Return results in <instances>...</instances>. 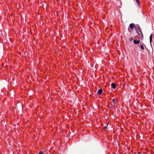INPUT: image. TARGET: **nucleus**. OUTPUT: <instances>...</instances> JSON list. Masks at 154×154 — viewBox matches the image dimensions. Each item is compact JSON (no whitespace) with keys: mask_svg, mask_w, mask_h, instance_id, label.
Returning <instances> with one entry per match:
<instances>
[{"mask_svg":"<svg viewBox=\"0 0 154 154\" xmlns=\"http://www.w3.org/2000/svg\"><path fill=\"white\" fill-rule=\"evenodd\" d=\"M123 86H125V84L123 85Z\"/></svg>","mask_w":154,"mask_h":154,"instance_id":"nucleus-14","label":"nucleus"},{"mask_svg":"<svg viewBox=\"0 0 154 154\" xmlns=\"http://www.w3.org/2000/svg\"><path fill=\"white\" fill-rule=\"evenodd\" d=\"M112 102L114 103V105L116 103L115 102V99H112Z\"/></svg>","mask_w":154,"mask_h":154,"instance_id":"nucleus-8","label":"nucleus"},{"mask_svg":"<svg viewBox=\"0 0 154 154\" xmlns=\"http://www.w3.org/2000/svg\"><path fill=\"white\" fill-rule=\"evenodd\" d=\"M152 34L151 35H150V36L149 37V41H150V44H151L152 41Z\"/></svg>","mask_w":154,"mask_h":154,"instance_id":"nucleus-5","label":"nucleus"},{"mask_svg":"<svg viewBox=\"0 0 154 154\" xmlns=\"http://www.w3.org/2000/svg\"><path fill=\"white\" fill-rule=\"evenodd\" d=\"M135 29L137 33L139 35V38H142L143 35L140 27L138 25H136L135 26Z\"/></svg>","mask_w":154,"mask_h":154,"instance_id":"nucleus-1","label":"nucleus"},{"mask_svg":"<svg viewBox=\"0 0 154 154\" xmlns=\"http://www.w3.org/2000/svg\"><path fill=\"white\" fill-rule=\"evenodd\" d=\"M102 89H100L98 90V91L97 93L98 94L100 95L102 92Z\"/></svg>","mask_w":154,"mask_h":154,"instance_id":"nucleus-4","label":"nucleus"},{"mask_svg":"<svg viewBox=\"0 0 154 154\" xmlns=\"http://www.w3.org/2000/svg\"><path fill=\"white\" fill-rule=\"evenodd\" d=\"M111 86L114 89H115L116 88V85L113 83H112L111 84Z\"/></svg>","mask_w":154,"mask_h":154,"instance_id":"nucleus-2","label":"nucleus"},{"mask_svg":"<svg viewBox=\"0 0 154 154\" xmlns=\"http://www.w3.org/2000/svg\"><path fill=\"white\" fill-rule=\"evenodd\" d=\"M133 40V38H129V40L130 41H132Z\"/></svg>","mask_w":154,"mask_h":154,"instance_id":"nucleus-11","label":"nucleus"},{"mask_svg":"<svg viewBox=\"0 0 154 154\" xmlns=\"http://www.w3.org/2000/svg\"><path fill=\"white\" fill-rule=\"evenodd\" d=\"M140 42V41L139 40L136 41V40H134V43L135 44H138Z\"/></svg>","mask_w":154,"mask_h":154,"instance_id":"nucleus-6","label":"nucleus"},{"mask_svg":"<svg viewBox=\"0 0 154 154\" xmlns=\"http://www.w3.org/2000/svg\"><path fill=\"white\" fill-rule=\"evenodd\" d=\"M134 26H135V25L133 23H131L129 25L131 29L133 28H134Z\"/></svg>","mask_w":154,"mask_h":154,"instance_id":"nucleus-3","label":"nucleus"},{"mask_svg":"<svg viewBox=\"0 0 154 154\" xmlns=\"http://www.w3.org/2000/svg\"><path fill=\"white\" fill-rule=\"evenodd\" d=\"M140 47H141V48L142 49H143V50L144 49V48L143 46L141 45H140Z\"/></svg>","mask_w":154,"mask_h":154,"instance_id":"nucleus-9","label":"nucleus"},{"mask_svg":"<svg viewBox=\"0 0 154 154\" xmlns=\"http://www.w3.org/2000/svg\"><path fill=\"white\" fill-rule=\"evenodd\" d=\"M138 153L140 154V152H138Z\"/></svg>","mask_w":154,"mask_h":154,"instance_id":"nucleus-13","label":"nucleus"},{"mask_svg":"<svg viewBox=\"0 0 154 154\" xmlns=\"http://www.w3.org/2000/svg\"><path fill=\"white\" fill-rule=\"evenodd\" d=\"M136 2H137V5L139 6H140V3L139 0H136Z\"/></svg>","mask_w":154,"mask_h":154,"instance_id":"nucleus-7","label":"nucleus"},{"mask_svg":"<svg viewBox=\"0 0 154 154\" xmlns=\"http://www.w3.org/2000/svg\"><path fill=\"white\" fill-rule=\"evenodd\" d=\"M107 128V126H105L103 127V130H105V129H106Z\"/></svg>","mask_w":154,"mask_h":154,"instance_id":"nucleus-10","label":"nucleus"},{"mask_svg":"<svg viewBox=\"0 0 154 154\" xmlns=\"http://www.w3.org/2000/svg\"><path fill=\"white\" fill-rule=\"evenodd\" d=\"M39 154H43V153L41 151L39 152Z\"/></svg>","mask_w":154,"mask_h":154,"instance_id":"nucleus-12","label":"nucleus"}]
</instances>
